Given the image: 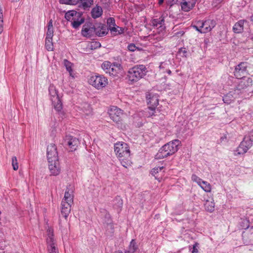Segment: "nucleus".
<instances>
[{"label":"nucleus","instance_id":"44","mask_svg":"<svg viewBox=\"0 0 253 253\" xmlns=\"http://www.w3.org/2000/svg\"><path fill=\"white\" fill-rule=\"evenodd\" d=\"M53 36V28H47V31L46 33V38L50 39L52 38Z\"/></svg>","mask_w":253,"mask_h":253},{"label":"nucleus","instance_id":"2","mask_svg":"<svg viewBox=\"0 0 253 253\" xmlns=\"http://www.w3.org/2000/svg\"><path fill=\"white\" fill-rule=\"evenodd\" d=\"M180 143L179 140L175 139L165 144L155 155V159H164L174 154L177 151L178 146Z\"/></svg>","mask_w":253,"mask_h":253},{"label":"nucleus","instance_id":"45","mask_svg":"<svg viewBox=\"0 0 253 253\" xmlns=\"http://www.w3.org/2000/svg\"><path fill=\"white\" fill-rule=\"evenodd\" d=\"M128 49L130 51H134L138 48L133 43L129 44L127 46Z\"/></svg>","mask_w":253,"mask_h":253},{"label":"nucleus","instance_id":"32","mask_svg":"<svg viewBox=\"0 0 253 253\" xmlns=\"http://www.w3.org/2000/svg\"><path fill=\"white\" fill-rule=\"evenodd\" d=\"M199 186L206 192H210L211 191V186L207 181L202 180Z\"/></svg>","mask_w":253,"mask_h":253},{"label":"nucleus","instance_id":"12","mask_svg":"<svg viewBox=\"0 0 253 253\" xmlns=\"http://www.w3.org/2000/svg\"><path fill=\"white\" fill-rule=\"evenodd\" d=\"M47 158L48 162H53L58 160L57 148L54 144L51 143L47 147Z\"/></svg>","mask_w":253,"mask_h":253},{"label":"nucleus","instance_id":"35","mask_svg":"<svg viewBox=\"0 0 253 253\" xmlns=\"http://www.w3.org/2000/svg\"><path fill=\"white\" fill-rule=\"evenodd\" d=\"M63 62H64V65L65 66L67 71L69 72L70 75L73 77V76L72 75V72H73V70H72V63L71 62H69L67 59H64Z\"/></svg>","mask_w":253,"mask_h":253},{"label":"nucleus","instance_id":"54","mask_svg":"<svg viewBox=\"0 0 253 253\" xmlns=\"http://www.w3.org/2000/svg\"><path fill=\"white\" fill-rule=\"evenodd\" d=\"M251 20L253 22V15L251 17Z\"/></svg>","mask_w":253,"mask_h":253},{"label":"nucleus","instance_id":"48","mask_svg":"<svg viewBox=\"0 0 253 253\" xmlns=\"http://www.w3.org/2000/svg\"><path fill=\"white\" fill-rule=\"evenodd\" d=\"M197 246V243L193 245V251H192V253H197V252H198V250H197V249L196 248Z\"/></svg>","mask_w":253,"mask_h":253},{"label":"nucleus","instance_id":"40","mask_svg":"<svg viewBox=\"0 0 253 253\" xmlns=\"http://www.w3.org/2000/svg\"><path fill=\"white\" fill-rule=\"evenodd\" d=\"M108 28H111V27L116 26L115 20L113 17H110L107 19V21Z\"/></svg>","mask_w":253,"mask_h":253},{"label":"nucleus","instance_id":"13","mask_svg":"<svg viewBox=\"0 0 253 253\" xmlns=\"http://www.w3.org/2000/svg\"><path fill=\"white\" fill-rule=\"evenodd\" d=\"M236 86L234 91L237 92V94H239V91L241 92L244 91L248 87L252 85L253 80L250 78H242Z\"/></svg>","mask_w":253,"mask_h":253},{"label":"nucleus","instance_id":"57","mask_svg":"<svg viewBox=\"0 0 253 253\" xmlns=\"http://www.w3.org/2000/svg\"><path fill=\"white\" fill-rule=\"evenodd\" d=\"M252 39L253 40V37L252 38Z\"/></svg>","mask_w":253,"mask_h":253},{"label":"nucleus","instance_id":"7","mask_svg":"<svg viewBox=\"0 0 253 253\" xmlns=\"http://www.w3.org/2000/svg\"><path fill=\"white\" fill-rule=\"evenodd\" d=\"M90 84L97 89L104 87L108 84L107 79L102 75H94L90 77L88 81Z\"/></svg>","mask_w":253,"mask_h":253},{"label":"nucleus","instance_id":"39","mask_svg":"<svg viewBox=\"0 0 253 253\" xmlns=\"http://www.w3.org/2000/svg\"><path fill=\"white\" fill-rule=\"evenodd\" d=\"M11 161L13 169L15 170H17L18 169V164L16 157L15 156L12 157Z\"/></svg>","mask_w":253,"mask_h":253},{"label":"nucleus","instance_id":"43","mask_svg":"<svg viewBox=\"0 0 253 253\" xmlns=\"http://www.w3.org/2000/svg\"><path fill=\"white\" fill-rule=\"evenodd\" d=\"M201 25V21H197L195 25L193 26V27L197 31L201 33V31H202V27Z\"/></svg>","mask_w":253,"mask_h":253},{"label":"nucleus","instance_id":"49","mask_svg":"<svg viewBox=\"0 0 253 253\" xmlns=\"http://www.w3.org/2000/svg\"><path fill=\"white\" fill-rule=\"evenodd\" d=\"M47 28H53L52 19L50 20L48 23Z\"/></svg>","mask_w":253,"mask_h":253},{"label":"nucleus","instance_id":"46","mask_svg":"<svg viewBox=\"0 0 253 253\" xmlns=\"http://www.w3.org/2000/svg\"><path fill=\"white\" fill-rule=\"evenodd\" d=\"M253 143V130L251 131L248 135L246 136Z\"/></svg>","mask_w":253,"mask_h":253},{"label":"nucleus","instance_id":"36","mask_svg":"<svg viewBox=\"0 0 253 253\" xmlns=\"http://www.w3.org/2000/svg\"><path fill=\"white\" fill-rule=\"evenodd\" d=\"M82 5L84 9L90 7L93 4V0H81Z\"/></svg>","mask_w":253,"mask_h":253},{"label":"nucleus","instance_id":"51","mask_svg":"<svg viewBox=\"0 0 253 253\" xmlns=\"http://www.w3.org/2000/svg\"><path fill=\"white\" fill-rule=\"evenodd\" d=\"M164 0H159L158 3L161 5L164 2Z\"/></svg>","mask_w":253,"mask_h":253},{"label":"nucleus","instance_id":"28","mask_svg":"<svg viewBox=\"0 0 253 253\" xmlns=\"http://www.w3.org/2000/svg\"><path fill=\"white\" fill-rule=\"evenodd\" d=\"M102 12L103 11L101 7L96 6L92 9L91 16L93 18L95 19L100 17L102 14Z\"/></svg>","mask_w":253,"mask_h":253},{"label":"nucleus","instance_id":"1","mask_svg":"<svg viewBox=\"0 0 253 253\" xmlns=\"http://www.w3.org/2000/svg\"><path fill=\"white\" fill-rule=\"evenodd\" d=\"M114 151L122 165L127 168L132 164L130 151L128 144L124 142H118L114 145Z\"/></svg>","mask_w":253,"mask_h":253},{"label":"nucleus","instance_id":"38","mask_svg":"<svg viewBox=\"0 0 253 253\" xmlns=\"http://www.w3.org/2000/svg\"><path fill=\"white\" fill-rule=\"evenodd\" d=\"M60 2L63 4L75 5L76 4L79 0H59Z\"/></svg>","mask_w":253,"mask_h":253},{"label":"nucleus","instance_id":"23","mask_svg":"<svg viewBox=\"0 0 253 253\" xmlns=\"http://www.w3.org/2000/svg\"><path fill=\"white\" fill-rule=\"evenodd\" d=\"M247 21L240 20L236 22L233 27V31L235 33L239 34L243 31L244 23Z\"/></svg>","mask_w":253,"mask_h":253},{"label":"nucleus","instance_id":"41","mask_svg":"<svg viewBox=\"0 0 253 253\" xmlns=\"http://www.w3.org/2000/svg\"><path fill=\"white\" fill-rule=\"evenodd\" d=\"M178 53L183 57H187L188 51L185 47H181L178 51Z\"/></svg>","mask_w":253,"mask_h":253},{"label":"nucleus","instance_id":"6","mask_svg":"<svg viewBox=\"0 0 253 253\" xmlns=\"http://www.w3.org/2000/svg\"><path fill=\"white\" fill-rule=\"evenodd\" d=\"M151 24L154 28L157 29V32L160 35V40L163 39L166 31L164 17L161 16L159 18L153 19L151 20Z\"/></svg>","mask_w":253,"mask_h":253},{"label":"nucleus","instance_id":"10","mask_svg":"<svg viewBox=\"0 0 253 253\" xmlns=\"http://www.w3.org/2000/svg\"><path fill=\"white\" fill-rule=\"evenodd\" d=\"M63 144L65 147L68 146L70 151L76 150L80 142L78 139L71 135H66L64 138Z\"/></svg>","mask_w":253,"mask_h":253},{"label":"nucleus","instance_id":"16","mask_svg":"<svg viewBox=\"0 0 253 253\" xmlns=\"http://www.w3.org/2000/svg\"><path fill=\"white\" fill-rule=\"evenodd\" d=\"M202 27L201 33H207L210 32L216 25L214 20L208 19L205 21H200Z\"/></svg>","mask_w":253,"mask_h":253},{"label":"nucleus","instance_id":"29","mask_svg":"<svg viewBox=\"0 0 253 253\" xmlns=\"http://www.w3.org/2000/svg\"><path fill=\"white\" fill-rule=\"evenodd\" d=\"M138 250V246L134 240H132L130 243L128 249L125 253H134Z\"/></svg>","mask_w":253,"mask_h":253},{"label":"nucleus","instance_id":"19","mask_svg":"<svg viewBox=\"0 0 253 253\" xmlns=\"http://www.w3.org/2000/svg\"><path fill=\"white\" fill-rule=\"evenodd\" d=\"M48 168L51 175L56 176L60 172V168L58 160L51 163L48 162Z\"/></svg>","mask_w":253,"mask_h":253},{"label":"nucleus","instance_id":"25","mask_svg":"<svg viewBox=\"0 0 253 253\" xmlns=\"http://www.w3.org/2000/svg\"><path fill=\"white\" fill-rule=\"evenodd\" d=\"M49 93L52 102H56V100L60 98L57 93V90L53 85H50L49 87Z\"/></svg>","mask_w":253,"mask_h":253},{"label":"nucleus","instance_id":"20","mask_svg":"<svg viewBox=\"0 0 253 253\" xmlns=\"http://www.w3.org/2000/svg\"><path fill=\"white\" fill-rule=\"evenodd\" d=\"M73 203H69V202L62 201L61 206V214L65 218H67L71 212V206Z\"/></svg>","mask_w":253,"mask_h":253},{"label":"nucleus","instance_id":"52","mask_svg":"<svg viewBox=\"0 0 253 253\" xmlns=\"http://www.w3.org/2000/svg\"><path fill=\"white\" fill-rule=\"evenodd\" d=\"M167 73L169 74V75H171V71L170 70H168L167 71Z\"/></svg>","mask_w":253,"mask_h":253},{"label":"nucleus","instance_id":"18","mask_svg":"<svg viewBox=\"0 0 253 253\" xmlns=\"http://www.w3.org/2000/svg\"><path fill=\"white\" fill-rule=\"evenodd\" d=\"M197 0H183L180 3L181 10L185 12L190 11L195 6Z\"/></svg>","mask_w":253,"mask_h":253},{"label":"nucleus","instance_id":"3","mask_svg":"<svg viewBox=\"0 0 253 253\" xmlns=\"http://www.w3.org/2000/svg\"><path fill=\"white\" fill-rule=\"evenodd\" d=\"M146 73L147 69L144 65H136L129 69L127 78L130 84H133L144 77Z\"/></svg>","mask_w":253,"mask_h":253},{"label":"nucleus","instance_id":"21","mask_svg":"<svg viewBox=\"0 0 253 253\" xmlns=\"http://www.w3.org/2000/svg\"><path fill=\"white\" fill-rule=\"evenodd\" d=\"M237 95L238 94L236 92L230 91L223 97V101L224 103L227 104H230L234 101V99L237 97Z\"/></svg>","mask_w":253,"mask_h":253},{"label":"nucleus","instance_id":"50","mask_svg":"<svg viewBox=\"0 0 253 253\" xmlns=\"http://www.w3.org/2000/svg\"><path fill=\"white\" fill-rule=\"evenodd\" d=\"M0 19H3V14L2 12L1 7L0 6Z\"/></svg>","mask_w":253,"mask_h":253},{"label":"nucleus","instance_id":"34","mask_svg":"<svg viewBox=\"0 0 253 253\" xmlns=\"http://www.w3.org/2000/svg\"><path fill=\"white\" fill-rule=\"evenodd\" d=\"M82 110L86 115H90L92 113V108L89 104L84 103L82 107Z\"/></svg>","mask_w":253,"mask_h":253},{"label":"nucleus","instance_id":"4","mask_svg":"<svg viewBox=\"0 0 253 253\" xmlns=\"http://www.w3.org/2000/svg\"><path fill=\"white\" fill-rule=\"evenodd\" d=\"M82 13L75 10H70L65 14V18L71 22V25L74 29H78L84 22Z\"/></svg>","mask_w":253,"mask_h":253},{"label":"nucleus","instance_id":"15","mask_svg":"<svg viewBox=\"0 0 253 253\" xmlns=\"http://www.w3.org/2000/svg\"><path fill=\"white\" fill-rule=\"evenodd\" d=\"M120 66V64H116V65H112L111 62L109 61H104L101 65L102 68L106 73L114 76L117 73L116 68L119 70Z\"/></svg>","mask_w":253,"mask_h":253},{"label":"nucleus","instance_id":"17","mask_svg":"<svg viewBox=\"0 0 253 253\" xmlns=\"http://www.w3.org/2000/svg\"><path fill=\"white\" fill-rule=\"evenodd\" d=\"M146 98L147 103L149 105V109L154 111L159 104V99L157 95L151 93H149L146 95Z\"/></svg>","mask_w":253,"mask_h":253},{"label":"nucleus","instance_id":"30","mask_svg":"<svg viewBox=\"0 0 253 253\" xmlns=\"http://www.w3.org/2000/svg\"><path fill=\"white\" fill-rule=\"evenodd\" d=\"M205 210L210 212L214 210L215 204L212 201L207 200L204 204Z\"/></svg>","mask_w":253,"mask_h":253},{"label":"nucleus","instance_id":"14","mask_svg":"<svg viewBox=\"0 0 253 253\" xmlns=\"http://www.w3.org/2000/svg\"><path fill=\"white\" fill-rule=\"evenodd\" d=\"M109 113L111 119L116 123H119L122 121L123 113L120 108L113 106L109 110Z\"/></svg>","mask_w":253,"mask_h":253},{"label":"nucleus","instance_id":"22","mask_svg":"<svg viewBox=\"0 0 253 253\" xmlns=\"http://www.w3.org/2000/svg\"><path fill=\"white\" fill-rule=\"evenodd\" d=\"M55 110L58 112L59 115L63 119L64 113L62 111V104L60 98L56 100V102H52Z\"/></svg>","mask_w":253,"mask_h":253},{"label":"nucleus","instance_id":"9","mask_svg":"<svg viewBox=\"0 0 253 253\" xmlns=\"http://www.w3.org/2000/svg\"><path fill=\"white\" fill-rule=\"evenodd\" d=\"M253 143L249 140L248 137L245 136L243 140L241 142L234 153L235 156L244 154L252 147Z\"/></svg>","mask_w":253,"mask_h":253},{"label":"nucleus","instance_id":"53","mask_svg":"<svg viewBox=\"0 0 253 253\" xmlns=\"http://www.w3.org/2000/svg\"><path fill=\"white\" fill-rule=\"evenodd\" d=\"M108 225L111 228H112L113 227V225L111 223V222L110 223H108Z\"/></svg>","mask_w":253,"mask_h":253},{"label":"nucleus","instance_id":"27","mask_svg":"<svg viewBox=\"0 0 253 253\" xmlns=\"http://www.w3.org/2000/svg\"><path fill=\"white\" fill-rule=\"evenodd\" d=\"M123 202L120 196H117L113 200L114 208L116 209L118 212H120L123 207Z\"/></svg>","mask_w":253,"mask_h":253},{"label":"nucleus","instance_id":"8","mask_svg":"<svg viewBox=\"0 0 253 253\" xmlns=\"http://www.w3.org/2000/svg\"><path fill=\"white\" fill-rule=\"evenodd\" d=\"M248 63L246 62H243L239 63L235 67L234 71V75L237 79L246 78L245 76L248 74L247 67Z\"/></svg>","mask_w":253,"mask_h":253},{"label":"nucleus","instance_id":"11","mask_svg":"<svg viewBox=\"0 0 253 253\" xmlns=\"http://www.w3.org/2000/svg\"><path fill=\"white\" fill-rule=\"evenodd\" d=\"M95 31L96 28L92 23L86 22L83 26L81 34L84 37L91 38L95 33Z\"/></svg>","mask_w":253,"mask_h":253},{"label":"nucleus","instance_id":"24","mask_svg":"<svg viewBox=\"0 0 253 253\" xmlns=\"http://www.w3.org/2000/svg\"><path fill=\"white\" fill-rule=\"evenodd\" d=\"M108 33V28L104 24H101L98 28H96L95 34L99 37H103Z\"/></svg>","mask_w":253,"mask_h":253},{"label":"nucleus","instance_id":"31","mask_svg":"<svg viewBox=\"0 0 253 253\" xmlns=\"http://www.w3.org/2000/svg\"><path fill=\"white\" fill-rule=\"evenodd\" d=\"M45 46L46 49L48 51H52L53 50V45L52 42V38L48 39L45 38Z\"/></svg>","mask_w":253,"mask_h":253},{"label":"nucleus","instance_id":"47","mask_svg":"<svg viewBox=\"0 0 253 253\" xmlns=\"http://www.w3.org/2000/svg\"><path fill=\"white\" fill-rule=\"evenodd\" d=\"M3 31V19H0V34Z\"/></svg>","mask_w":253,"mask_h":253},{"label":"nucleus","instance_id":"33","mask_svg":"<svg viewBox=\"0 0 253 253\" xmlns=\"http://www.w3.org/2000/svg\"><path fill=\"white\" fill-rule=\"evenodd\" d=\"M108 31L110 30L111 32L114 35H117L118 34H121L123 33L124 30L122 28H120L119 27H117V28L115 26L111 27V28H108Z\"/></svg>","mask_w":253,"mask_h":253},{"label":"nucleus","instance_id":"55","mask_svg":"<svg viewBox=\"0 0 253 253\" xmlns=\"http://www.w3.org/2000/svg\"><path fill=\"white\" fill-rule=\"evenodd\" d=\"M18 0H11V1H12V2H16V1H18Z\"/></svg>","mask_w":253,"mask_h":253},{"label":"nucleus","instance_id":"5","mask_svg":"<svg viewBox=\"0 0 253 253\" xmlns=\"http://www.w3.org/2000/svg\"><path fill=\"white\" fill-rule=\"evenodd\" d=\"M47 235L46 244L48 253H59L56 242L54 238L53 229L48 228L47 230Z\"/></svg>","mask_w":253,"mask_h":253},{"label":"nucleus","instance_id":"56","mask_svg":"<svg viewBox=\"0 0 253 253\" xmlns=\"http://www.w3.org/2000/svg\"><path fill=\"white\" fill-rule=\"evenodd\" d=\"M98 44H99V46H101V44L100 43H98Z\"/></svg>","mask_w":253,"mask_h":253},{"label":"nucleus","instance_id":"26","mask_svg":"<svg viewBox=\"0 0 253 253\" xmlns=\"http://www.w3.org/2000/svg\"><path fill=\"white\" fill-rule=\"evenodd\" d=\"M73 193V190L71 189H70L69 188L67 187L62 201L69 202V203H73L74 196Z\"/></svg>","mask_w":253,"mask_h":253},{"label":"nucleus","instance_id":"42","mask_svg":"<svg viewBox=\"0 0 253 253\" xmlns=\"http://www.w3.org/2000/svg\"><path fill=\"white\" fill-rule=\"evenodd\" d=\"M191 178L193 181L196 182L199 185L203 180L196 174H192Z\"/></svg>","mask_w":253,"mask_h":253},{"label":"nucleus","instance_id":"37","mask_svg":"<svg viewBox=\"0 0 253 253\" xmlns=\"http://www.w3.org/2000/svg\"><path fill=\"white\" fill-rule=\"evenodd\" d=\"M164 169V167H158L153 168L151 170V174L157 178V176L156 175L159 173V172H161L162 169Z\"/></svg>","mask_w":253,"mask_h":253}]
</instances>
